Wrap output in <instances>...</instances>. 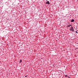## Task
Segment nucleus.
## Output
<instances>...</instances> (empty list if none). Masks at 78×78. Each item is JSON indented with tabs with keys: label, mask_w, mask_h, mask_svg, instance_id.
<instances>
[{
	"label": "nucleus",
	"mask_w": 78,
	"mask_h": 78,
	"mask_svg": "<svg viewBox=\"0 0 78 78\" xmlns=\"http://www.w3.org/2000/svg\"><path fill=\"white\" fill-rule=\"evenodd\" d=\"M69 30L70 31H72L73 32H74V29H73V27H71V28L69 29Z\"/></svg>",
	"instance_id": "f257e3e1"
},
{
	"label": "nucleus",
	"mask_w": 78,
	"mask_h": 78,
	"mask_svg": "<svg viewBox=\"0 0 78 78\" xmlns=\"http://www.w3.org/2000/svg\"><path fill=\"white\" fill-rule=\"evenodd\" d=\"M46 4H48V5H50V2L48 1L47 2H46Z\"/></svg>",
	"instance_id": "f03ea898"
},
{
	"label": "nucleus",
	"mask_w": 78,
	"mask_h": 78,
	"mask_svg": "<svg viewBox=\"0 0 78 78\" xmlns=\"http://www.w3.org/2000/svg\"><path fill=\"white\" fill-rule=\"evenodd\" d=\"M75 21V20L74 19H72L70 21L71 22H73Z\"/></svg>",
	"instance_id": "7ed1b4c3"
},
{
	"label": "nucleus",
	"mask_w": 78,
	"mask_h": 78,
	"mask_svg": "<svg viewBox=\"0 0 78 78\" xmlns=\"http://www.w3.org/2000/svg\"><path fill=\"white\" fill-rule=\"evenodd\" d=\"M22 62V59H20V61L19 63H21Z\"/></svg>",
	"instance_id": "20e7f679"
},
{
	"label": "nucleus",
	"mask_w": 78,
	"mask_h": 78,
	"mask_svg": "<svg viewBox=\"0 0 78 78\" xmlns=\"http://www.w3.org/2000/svg\"><path fill=\"white\" fill-rule=\"evenodd\" d=\"M65 77H67V75H65Z\"/></svg>",
	"instance_id": "39448f33"
},
{
	"label": "nucleus",
	"mask_w": 78,
	"mask_h": 78,
	"mask_svg": "<svg viewBox=\"0 0 78 78\" xmlns=\"http://www.w3.org/2000/svg\"><path fill=\"white\" fill-rule=\"evenodd\" d=\"M67 27H70V26L68 25Z\"/></svg>",
	"instance_id": "423d86ee"
},
{
	"label": "nucleus",
	"mask_w": 78,
	"mask_h": 78,
	"mask_svg": "<svg viewBox=\"0 0 78 78\" xmlns=\"http://www.w3.org/2000/svg\"><path fill=\"white\" fill-rule=\"evenodd\" d=\"M76 33H77H77H78V32H77V31H76Z\"/></svg>",
	"instance_id": "0eeeda50"
},
{
	"label": "nucleus",
	"mask_w": 78,
	"mask_h": 78,
	"mask_svg": "<svg viewBox=\"0 0 78 78\" xmlns=\"http://www.w3.org/2000/svg\"><path fill=\"white\" fill-rule=\"evenodd\" d=\"M72 25H70L69 26V27H70V26H72Z\"/></svg>",
	"instance_id": "6e6552de"
},
{
	"label": "nucleus",
	"mask_w": 78,
	"mask_h": 78,
	"mask_svg": "<svg viewBox=\"0 0 78 78\" xmlns=\"http://www.w3.org/2000/svg\"><path fill=\"white\" fill-rule=\"evenodd\" d=\"M27 76H25V77H27Z\"/></svg>",
	"instance_id": "1a4fd4ad"
},
{
	"label": "nucleus",
	"mask_w": 78,
	"mask_h": 78,
	"mask_svg": "<svg viewBox=\"0 0 78 78\" xmlns=\"http://www.w3.org/2000/svg\"><path fill=\"white\" fill-rule=\"evenodd\" d=\"M68 78H70V77H69V76H68Z\"/></svg>",
	"instance_id": "9d476101"
},
{
	"label": "nucleus",
	"mask_w": 78,
	"mask_h": 78,
	"mask_svg": "<svg viewBox=\"0 0 78 78\" xmlns=\"http://www.w3.org/2000/svg\"><path fill=\"white\" fill-rule=\"evenodd\" d=\"M78 48H77V49H78Z\"/></svg>",
	"instance_id": "9b49d317"
},
{
	"label": "nucleus",
	"mask_w": 78,
	"mask_h": 78,
	"mask_svg": "<svg viewBox=\"0 0 78 78\" xmlns=\"http://www.w3.org/2000/svg\"><path fill=\"white\" fill-rule=\"evenodd\" d=\"M69 78H71L70 77Z\"/></svg>",
	"instance_id": "f8f14e48"
}]
</instances>
